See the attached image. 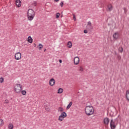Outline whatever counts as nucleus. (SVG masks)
Wrapping results in <instances>:
<instances>
[{
	"mask_svg": "<svg viewBox=\"0 0 129 129\" xmlns=\"http://www.w3.org/2000/svg\"><path fill=\"white\" fill-rule=\"evenodd\" d=\"M85 112L87 115L89 116L92 115L94 113V109L92 106H87L85 108Z\"/></svg>",
	"mask_w": 129,
	"mask_h": 129,
	"instance_id": "1",
	"label": "nucleus"
},
{
	"mask_svg": "<svg viewBox=\"0 0 129 129\" xmlns=\"http://www.w3.org/2000/svg\"><path fill=\"white\" fill-rule=\"evenodd\" d=\"M23 85L21 84H16L14 86V91L16 92V93H21V91L23 90Z\"/></svg>",
	"mask_w": 129,
	"mask_h": 129,
	"instance_id": "2",
	"label": "nucleus"
},
{
	"mask_svg": "<svg viewBox=\"0 0 129 129\" xmlns=\"http://www.w3.org/2000/svg\"><path fill=\"white\" fill-rule=\"evenodd\" d=\"M16 60H20L22 58V54L20 52H17L15 55Z\"/></svg>",
	"mask_w": 129,
	"mask_h": 129,
	"instance_id": "3",
	"label": "nucleus"
},
{
	"mask_svg": "<svg viewBox=\"0 0 129 129\" xmlns=\"http://www.w3.org/2000/svg\"><path fill=\"white\" fill-rule=\"evenodd\" d=\"M27 15L35 16V12L34 11V10H33V9H29L28 11Z\"/></svg>",
	"mask_w": 129,
	"mask_h": 129,
	"instance_id": "4",
	"label": "nucleus"
},
{
	"mask_svg": "<svg viewBox=\"0 0 129 129\" xmlns=\"http://www.w3.org/2000/svg\"><path fill=\"white\" fill-rule=\"evenodd\" d=\"M80 61V59L78 56L75 57L74 60V64H75V65H78V64H79Z\"/></svg>",
	"mask_w": 129,
	"mask_h": 129,
	"instance_id": "5",
	"label": "nucleus"
},
{
	"mask_svg": "<svg viewBox=\"0 0 129 129\" xmlns=\"http://www.w3.org/2000/svg\"><path fill=\"white\" fill-rule=\"evenodd\" d=\"M120 37V34L119 32H115L114 34V39H118Z\"/></svg>",
	"mask_w": 129,
	"mask_h": 129,
	"instance_id": "6",
	"label": "nucleus"
},
{
	"mask_svg": "<svg viewBox=\"0 0 129 129\" xmlns=\"http://www.w3.org/2000/svg\"><path fill=\"white\" fill-rule=\"evenodd\" d=\"M16 5L18 8H20L22 6L21 0H16Z\"/></svg>",
	"mask_w": 129,
	"mask_h": 129,
	"instance_id": "7",
	"label": "nucleus"
},
{
	"mask_svg": "<svg viewBox=\"0 0 129 129\" xmlns=\"http://www.w3.org/2000/svg\"><path fill=\"white\" fill-rule=\"evenodd\" d=\"M55 84V80L53 78L49 80V85L50 86H53Z\"/></svg>",
	"mask_w": 129,
	"mask_h": 129,
	"instance_id": "8",
	"label": "nucleus"
},
{
	"mask_svg": "<svg viewBox=\"0 0 129 129\" xmlns=\"http://www.w3.org/2000/svg\"><path fill=\"white\" fill-rule=\"evenodd\" d=\"M125 97L126 100L129 101V90H127L125 93Z\"/></svg>",
	"mask_w": 129,
	"mask_h": 129,
	"instance_id": "9",
	"label": "nucleus"
},
{
	"mask_svg": "<svg viewBox=\"0 0 129 129\" xmlns=\"http://www.w3.org/2000/svg\"><path fill=\"white\" fill-rule=\"evenodd\" d=\"M27 17L29 21H33L34 18L35 17V16L33 15H27Z\"/></svg>",
	"mask_w": 129,
	"mask_h": 129,
	"instance_id": "10",
	"label": "nucleus"
},
{
	"mask_svg": "<svg viewBox=\"0 0 129 129\" xmlns=\"http://www.w3.org/2000/svg\"><path fill=\"white\" fill-rule=\"evenodd\" d=\"M104 123L105 124H108L109 123V119L108 118H105L104 119Z\"/></svg>",
	"mask_w": 129,
	"mask_h": 129,
	"instance_id": "11",
	"label": "nucleus"
},
{
	"mask_svg": "<svg viewBox=\"0 0 129 129\" xmlns=\"http://www.w3.org/2000/svg\"><path fill=\"white\" fill-rule=\"evenodd\" d=\"M107 11L108 12H110V11L112 10V5L109 4L108 6H107Z\"/></svg>",
	"mask_w": 129,
	"mask_h": 129,
	"instance_id": "12",
	"label": "nucleus"
},
{
	"mask_svg": "<svg viewBox=\"0 0 129 129\" xmlns=\"http://www.w3.org/2000/svg\"><path fill=\"white\" fill-rule=\"evenodd\" d=\"M44 107L45 110H46L47 111H49V110H50V106L49 105H44Z\"/></svg>",
	"mask_w": 129,
	"mask_h": 129,
	"instance_id": "13",
	"label": "nucleus"
},
{
	"mask_svg": "<svg viewBox=\"0 0 129 129\" xmlns=\"http://www.w3.org/2000/svg\"><path fill=\"white\" fill-rule=\"evenodd\" d=\"M118 51L119 52H120V53H122L123 51V47H122V46H120L118 48Z\"/></svg>",
	"mask_w": 129,
	"mask_h": 129,
	"instance_id": "14",
	"label": "nucleus"
},
{
	"mask_svg": "<svg viewBox=\"0 0 129 129\" xmlns=\"http://www.w3.org/2000/svg\"><path fill=\"white\" fill-rule=\"evenodd\" d=\"M28 41L29 43H33V38L31 36L28 37Z\"/></svg>",
	"mask_w": 129,
	"mask_h": 129,
	"instance_id": "15",
	"label": "nucleus"
},
{
	"mask_svg": "<svg viewBox=\"0 0 129 129\" xmlns=\"http://www.w3.org/2000/svg\"><path fill=\"white\" fill-rule=\"evenodd\" d=\"M60 116H61L62 117H66L67 116V114H66V112H63L61 113Z\"/></svg>",
	"mask_w": 129,
	"mask_h": 129,
	"instance_id": "16",
	"label": "nucleus"
},
{
	"mask_svg": "<svg viewBox=\"0 0 129 129\" xmlns=\"http://www.w3.org/2000/svg\"><path fill=\"white\" fill-rule=\"evenodd\" d=\"M62 92H63V88H60L57 90V93H59V94H61V93H62Z\"/></svg>",
	"mask_w": 129,
	"mask_h": 129,
	"instance_id": "17",
	"label": "nucleus"
},
{
	"mask_svg": "<svg viewBox=\"0 0 129 129\" xmlns=\"http://www.w3.org/2000/svg\"><path fill=\"white\" fill-rule=\"evenodd\" d=\"M110 127L111 129H113V120L112 119L111 120Z\"/></svg>",
	"mask_w": 129,
	"mask_h": 129,
	"instance_id": "18",
	"label": "nucleus"
},
{
	"mask_svg": "<svg viewBox=\"0 0 129 129\" xmlns=\"http://www.w3.org/2000/svg\"><path fill=\"white\" fill-rule=\"evenodd\" d=\"M73 103L72 102H71L67 106V109H69V108H70V107H71V105H72Z\"/></svg>",
	"mask_w": 129,
	"mask_h": 129,
	"instance_id": "19",
	"label": "nucleus"
},
{
	"mask_svg": "<svg viewBox=\"0 0 129 129\" xmlns=\"http://www.w3.org/2000/svg\"><path fill=\"white\" fill-rule=\"evenodd\" d=\"M92 29H93L92 26H87V29H88V31H91Z\"/></svg>",
	"mask_w": 129,
	"mask_h": 129,
	"instance_id": "20",
	"label": "nucleus"
},
{
	"mask_svg": "<svg viewBox=\"0 0 129 129\" xmlns=\"http://www.w3.org/2000/svg\"><path fill=\"white\" fill-rule=\"evenodd\" d=\"M8 128L9 129H13L14 128V125H13V124L10 123L8 125Z\"/></svg>",
	"mask_w": 129,
	"mask_h": 129,
	"instance_id": "21",
	"label": "nucleus"
},
{
	"mask_svg": "<svg viewBox=\"0 0 129 129\" xmlns=\"http://www.w3.org/2000/svg\"><path fill=\"white\" fill-rule=\"evenodd\" d=\"M68 46L69 48H71V47H72V42H71V41H69L68 43Z\"/></svg>",
	"mask_w": 129,
	"mask_h": 129,
	"instance_id": "22",
	"label": "nucleus"
},
{
	"mask_svg": "<svg viewBox=\"0 0 129 129\" xmlns=\"http://www.w3.org/2000/svg\"><path fill=\"white\" fill-rule=\"evenodd\" d=\"M38 47L39 50H41L43 48V47H44V46L42 44L40 43L38 45Z\"/></svg>",
	"mask_w": 129,
	"mask_h": 129,
	"instance_id": "23",
	"label": "nucleus"
},
{
	"mask_svg": "<svg viewBox=\"0 0 129 129\" xmlns=\"http://www.w3.org/2000/svg\"><path fill=\"white\" fill-rule=\"evenodd\" d=\"M64 110V109H63L62 107H59L58 109V111H59L60 112H62Z\"/></svg>",
	"mask_w": 129,
	"mask_h": 129,
	"instance_id": "24",
	"label": "nucleus"
},
{
	"mask_svg": "<svg viewBox=\"0 0 129 129\" xmlns=\"http://www.w3.org/2000/svg\"><path fill=\"white\" fill-rule=\"evenodd\" d=\"M4 125V120L0 119V126H3Z\"/></svg>",
	"mask_w": 129,
	"mask_h": 129,
	"instance_id": "25",
	"label": "nucleus"
},
{
	"mask_svg": "<svg viewBox=\"0 0 129 129\" xmlns=\"http://www.w3.org/2000/svg\"><path fill=\"white\" fill-rule=\"evenodd\" d=\"M21 93L22 95H26V94H27V91H26L25 90H23L21 91Z\"/></svg>",
	"mask_w": 129,
	"mask_h": 129,
	"instance_id": "26",
	"label": "nucleus"
},
{
	"mask_svg": "<svg viewBox=\"0 0 129 129\" xmlns=\"http://www.w3.org/2000/svg\"><path fill=\"white\" fill-rule=\"evenodd\" d=\"M63 119H64V118L62 116L60 115L58 117V120L62 121Z\"/></svg>",
	"mask_w": 129,
	"mask_h": 129,
	"instance_id": "27",
	"label": "nucleus"
},
{
	"mask_svg": "<svg viewBox=\"0 0 129 129\" xmlns=\"http://www.w3.org/2000/svg\"><path fill=\"white\" fill-rule=\"evenodd\" d=\"M60 17V13H57L56 14V19H59V17Z\"/></svg>",
	"mask_w": 129,
	"mask_h": 129,
	"instance_id": "28",
	"label": "nucleus"
},
{
	"mask_svg": "<svg viewBox=\"0 0 129 129\" xmlns=\"http://www.w3.org/2000/svg\"><path fill=\"white\" fill-rule=\"evenodd\" d=\"M87 26H92V24L91 23V22L89 21L88 22V24H87Z\"/></svg>",
	"mask_w": 129,
	"mask_h": 129,
	"instance_id": "29",
	"label": "nucleus"
},
{
	"mask_svg": "<svg viewBox=\"0 0 129 129\" xmlns=\"http://www.w3.org/2000/svg\"><path fill=\"white\" fill-rule=\"evenodd\" d=\"M79 71H81V72H83V68H82V67H80Z\"/></svg>",
	"mask_w": 129,
	"mask_h": 129,
	"instance_id": "30",
	"label": "nucleus"
},
{
	"mask_svg": "<svg viewBox=\"0 0 129 129\" xmlns=\"http://www.w3.org/2000/svg\"><path fill=\"white\" fill-rule=\"evenodd\" d=\"M4 82V78H0V83H3Z\"/></svg>",
	"mask_w": 129,
	"mask_h": 129,
	"instance_id": "31",
	"label": "nucleus"
},
{
	"mask_svg": "<svg viewBox=\"0 0 129 129\" xmlns=\"http://www.w3.org/2000/svg\"><path fill=\"white\" fill-rule=\"evenodd\" d=\"M60 7H63V6H64V3H63V2H61L60 3Z\"/></svg>",
	"mask_w": 129,
	"mask_h": 129,
	"instance_id": "32",
	"label": "nucleus"
},
{
	"mask_svg": "<svg viewBox=\"0 0 129 129\" xmlns=\"http://www.w3.org/2000/svg\"><path fill=\"white\" fill-rule=\"evenodd\" d=\"M4 103H9V100H5Z\"/></svg>",
	"mask_w": 129,
	"mask_h": 129,
	"instance_id": "33",
	"label": "nucleus"
},
{
	"mask_svg": "<svg viewBox=\"0 0 129 129\" xmlns=\"http://www.w3.org/2000/svg\"><path fill=\"white\" fill-rule=\"evenodd\" d=\"M73 19H74V21H75L76 20V17L75 16V15H73Z\"/></svg>",
	"mask_w": 129,
	"mask_h": 129,
	"instance_id": "34",
	"label": "nucleus"
},
{
	"mask_svg": "<svg viewBox=\"0 0 129 129\" xmlns=\"http://www.w3.org/2000/svg\"><path fill=\"white\" fill-rule=\"evenodd\" d=\"M117 58H118V59L120 60V59H121V57L120 55H118V56H117Z\"/></svg>",
	"mask_w": 129,
	"mask_h": 129,
	"instance_id": "35",
	"label": "nucleus"
},
{
	"mask_svg": "<svg viewBox=\"0 0 129 129\" xmlns=\"http://www.w3.org/2000/svg\"><path fill=\"white\" fill-rule=\"evenodd\" d=\"M84 33L85 34H87V33H88L87 30H85L84 31Z\"/></svg>",
	"mask_w": 129,
	"mask_h": 129,
	"instance_id": "36",
	"label": "nucleus"
},
{
	"mask_svg": "<svg viewBox=\"0 0 129 129\" xmlns=\"http://www.w3.org/2000/svg\"><path fill=\"white\" fill-rule=\"evenodd\" d=\"M59 63H62V60L59 59Z\"/></svg>",
	"mask_w": 129,
	"mask_h": 129,
	"instance_id": "37",
	"label": "nucleus"
},
{
	"mask_svg": "<svg viewBox=\"0 0 129 129\" xmlns=\"http://www.w3.org/2000/svg\"><path fill=\"white\" fill-rule=\"evenodd\" d=\"M55 2H59V0H54Z\"/></svg>",
	"mask_w": 129,
	"mask_h": 129,
	"instance_id": "38",
	"label": "nucleus"
},
{
	"mask_svg": "<svg viewBox=\"0 0 129 129\" xmlns=\"http://www.w3.org/2000/svg\"><path fill=\"white\" fill-rule=\"evenodd\" d=\"M45 51H46V49H44V52H45Z\"/></svg>",
	"mask_w": 129,
	"mask_h": 129,
	"instance_id": "39",
	"label": "nucleus"
},
{
	"mask_svg": "<svg viewBox=\"0 0 129 129\" xmlns=\"http://www.w3.org/2000/svg\"><path fill=\"white\" fill-rule=\"evenodd\" d=\"M115 125L114 124V128H115Z\"/></svg>",
	"mask_w": 129,
	"mask_h": 129,
	"instance_id": "40",
	"label": "nucleus"
}]
</instances>
